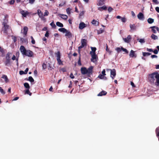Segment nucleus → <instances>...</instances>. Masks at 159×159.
Masks as SVG:
<instances>
[{"instance_id":"13","label":"nucleus","mask_w":159,"mask_h":159,"mask_svg":"<svg viewBox=\"0 0 159 159\" xmlns=\"http://www.w3.org/2000/svg\"><path fill=\"white\" fill-rule=\"evenodd\" d=\"M123 39L125 42L129 43L131 39V36L130 35H129L126 38H123Z\"/></svg>"},{"instance_id":"54","label":"nucleus","mask_w":159,"mask_h":159,"mask_svg":"<svg viewBox=\"0 0 159 159\" xmlns=\"http://www.w3.org/2000/svg\"><path fill=\"white\" fill-rule=\"evenodd\" d=\"M35 0H29V2L31 4H33Z\"/></svg>"},{"instance_id":"27","label":"nucleus","mask_w":159,"mask_h":159,"mask_svg":"<svg viewBox=\"0 0 159 159\" xmlns=\"http://www.w3.org/2000/svg\"><path fill=\"white\" fill-rule=\"evenodd\" d=\"M151 37L154 40L158 39V37L154 34H152L151 36Z\"/></svg>"},{"instance_id":"59","label":"nucleus","mask_w":159,"mask_h":159,"mask_svg":"<svg viewBox=\"0 0 159 159\" xmlns=\"http://www.w3.org/2000/svg\"><path fill=\"white\" fill-rule=\"evenodd\" d=\"M154 53L155 54H157L158 53V51L157 50L155 49L153 51Z\"/></svg>"},{"instance_id":"24","label":"nucleus","mask_w":159,"mask_h":159,"mask_svg":"<svg viewBox=\"0 0 159 159\" xmlns=\"http://www.w3.org/2000/svg\"><path fill=\"white\" fill-rule=\"evenodd\" d=\"M3 29H4L5 31H6L8 29L9 26L6 23H3Z\"/></svg>"},{"instance_id":"1","label":"nucleus","mask_w":159,"mask_h":159,"mask_svg":"<svg viewBox=\"0 0 159 159\" xmlns=\"http://www.w3.org/2000/svg\"><path fill=\"white\" fill-rule=\"evenodd\" d=\"M20 50L22 54L23 55H25L29 57H32L33 55L32 52L30 50H26L23 46H20Z\"/></svg>"},{"instance_id":"60","label":"nucleus","mask_w":159,"mask_h":159,"mask_svg":"<svg viewBox=\"0 0 159 159\" xmlns=\"http://www.w3.org/2000/svg\"><path fill=\"white\" fill-rule=\"evenodd\" d=\"M131 14H132V16H133V17L135 16V13H134V12L133 11H131Z\"/></svg>"},{"instance_id":"40","label":"nucleus","mask_w":159,"mask_h":159,"mask_svg":"<svg viewBox=\"0 0 159 159\" xmlns=\"http://www.w3.org/2000/svg\"><path fill=\"white\" fill-rule=\"evenodd\" d=\"M115 50L116 51L118 52H119L122 50L121 47V48H120L119 47L115 49Z\"/></svg>"},{"instance_id":"8","label":"nucleus","mask_w":159,"mask_h":159,"mask_svg":"<svg viewBox=\"0 0 159 159\" xmlns=\"http://www.w3.org/2000/svg\"><path fill=\"white\" fill-rule=\"evenodd\" d=\"M20 13L21 14L22 16L24 17H26L30 13L27 11L23 10H20Z\"/></svg>"},{"instance_id":"4","label":"nucleus","mask_w":159,"mask_h":159,"mask_svg":"<svg viewBox=\"0 0 159 159\" xmlns=\"http://www.w3.org/2000/svg\"><path fill=\"white\" fill-rule=\"evenodd\" d=\"M56 55L57 60L58 63L59 65H62V62L60 59L61 54L59 52H57L55 53Z\"/></svg>"},{"instance_id":"5","label":"nucleus","mask_w":159,"mask_h":159,"mask_svg":"<svg viewBox=\"0 0 159 159\" xmlns=\"http://www.w3.org/2000/svg\"><path fill=\"white\" fill-rule=\"evenodd\" d=\"M91 56V61L92 62L96 63L98 60V58L96 54L92 53L90 54Z\"/></svg>"},{"instance_id":"18","label":"nucleus","mask_w":159,"mask_h":159,"mask_svg":"<svg viewBox=\"0 0 159 159\" xmlns=\"http://www.w3.org/2000/svg\"><path fill=\"white\" fill-rule=\"evenodd\" d=\"M58 15L62 19L64 20H67L68 18L67 16L66 15L59 14Z\"/></svg>"},{"instance_id":"16","label":"nucleus","mask_w":159,"mask_h":159,"mask_svg":"<svg viewBox=\"0 0 159 159\" xmlns=\"http://www.w3.org/2000/svg\"><path fill=\"white\" fill-rule=\"evenodd\" d=\"M1 78L3 79L4 80V81L6 83H8L9 81V79L7 76L5 75H2Z\"/></svg>"},{"instance_id":"2","label":"nucleus","mask_w":159,"mask_h":159,"mask_svg":"<svg viewBox=\"0 0 159 159\" xmlns=\"http://www.w3.org/2000/svg\"><path fill=\"white\" fill-rule=\"evenodd\" d=\"M12 56V54L11 52H8L6 54L5 60L4 62L5 66H11V57Z\"/></svg>"},{"instance_id":"26","label":"nucleus","mask_w":159,"mask_h":159,"mask_svg":"<svg viewBox=\"0 0 159 159\" xmlns=\"http://www.w3.org/2000/svg\"><path fill=\"white\" fill-rule=\"evenodd\" d=\"M107 9V7L106 6H103L102 7H99L98 8V10L101 11H102L103 10H105Z\"/></svg>"},{"instance_id":"48","label":"nucleus","mask_w":159,"mask_h":159,"mask_svg":"<svg viewBox=\"0 0 159 159\" xmlns=\"http://www.w3.org/2000/svg\"><path fill=\"white\" fill-rule=\"evenodd\" d=\"M103 32V30H102L100 29L98 31V33L99 34L102 33Z\"/></svg>"},{"instance_id":"64","label":"nucleus","mask_w":159,"mask_h":159,"mask_svg":"<svg viewBox=\"0 0 159 159\" xmlns=\"http://www.w3.org/2000/svg\"><path fill=\"white\" fill-rule=\"evenodd\" d=\"M70 77L72 79H73L74 78V76L72 73L70 74Z\"/></svg>"},{"instance_id":"20","label":"nucleus","mask_w":159,"mask_h":159,"mask_svg":"<svg viewBox=\"0 0 159 159\" xmlns=\"http://www.w3.org/2000/svg\"><path fill=\"white\" fill-rule=\"evenodd\" d=\"M87 41L85 39H82L81 40V45L84 47L86 45Z\"/></svg>"},{"instance_id":"37","label":"nucleus","mask_w":159,"mask_h":159,"mask_svg":"<svg viewBox=\"0 0 159 159\" xmlns=\"http://www.w3.org/2000/svg\"><path fill=\"white\" fill-rule=\"evenodd\" d=\"M49 14V12L47 10H46L45 11V12L44 13V14L43 15V17H44V16H47Z\"/></svg>"},{"instance_id":"30","label":"nucleus","mask_w":159,"mask_h":159,"mask_svg":"<svg viewBox=\"0 0 159 159\" xmlns=\"http://www.w3.org/2000/svg\"><path fill=\"white\" fill-rule=\"evenodd\" d=\"M24 85L25 88L27 89H29L30 88L29 84L27 83H25L24 84Z\"/></svg>"},{"instance_id":"42","label":"nucleus","mask_w":159,"mask_h":159,"mask_svg":"<svg viewBox=\"0 0 159 159\" xmlns=\"http://www.w3.org/2000/svg\"><path fill=\"white\" fill-rule=\"evenodd\" d=\"M31 43H32L34 44L35 43V41L34 40V39L33 38V37L32 36H31Z\"/></svg>"},{"instance_id":"55","label":"nucleus","mask_w":159,"mask_h":159,"mask_svg":"<svg viewBox=\"0 0 159 159\" xmlns=\"http://www.w3.org/2000/svg\"><path fill=\"white\" fill-rule=\"evenodd\" d=\"M147 51L149 52H152L153 51L152 49L148 48L147 49Z\"/></svg>"},{"instance_id":"17","label":"nucleus","mask_w":159,"mask_h":159,"mask_svg":"<svg viewBox=\"0 0 159 159\" xmlns=\"http://www.w3.org/2000/svg\"><path fill=\"white\" fill-rule=\"evenodd\" d=\"M37 13L40 18L41 19L43 18V13L40 10L38 9L37 10Z\"/></svg>"},{"instance_id":"52","label":"nucleus","mask_w":159,"mask_h":159,"mask_svg":"<svg viewBox=\"0 0 159 159\" xmlns=\"http://www.w3.org/2000/svg\"><path fill=\"white\" fill-rule=\"evenodd\" d=\"M105 0H100L99 2V5H101L102 4L103 2H104Z\"/></svg>"},{"instance_id":"14","label":"nucleus","mask_w":159,"mask_h":159,"mask_svg":"<svg viewBox=\"0 0 159 159\" xmlns=\"http://www.w3.org/2000/svg\"><path fill=\"white\" fill-rule=\"evenodd\" d=\"M150 28L152 29V31L154 33H156L157 31H159V28L155 26L151 27Z\"/></svg>"},{"instance_id":"38","label":"nucleus","mask_w":159,"mask_h":159,"mask_svg":"<svg viewBox=\"0 0 159 159\" xmlns=\"http://www.w3.org/2000/svg\"><path fill=\"white\" fill-rule=\"evenodd\" d=\"M28 80L31 82H33L34 81V79L31 76H30L29 77Z\"/></svg>"},{"instance_id":"39","label":"nucleus","mask_w":159,"mask_h":159,"mask_svg":"<svg viewBox=\"0 0 159 159\" xmlns=\"http://www.w3.org/2000/svg\"><path fill=\"white\" fill-rule=\"evenodd\" d=\"M71 9H70L69 8H67L66 10V12H67V14H70V11H71Z\"/></svg>"},{"instance_id":"29","label":"nucleus","mask_w":159,"mask_h":159,"mask_svg":"<svg viewBox=\"0 0 159 159\" xmlns=\"http://www.w3.org/2000/svg\"><path fill=\"white\" fill-rule=\"evenodd\" d=\"M56 24L57 26L60 27H62L63 26V24L59 22H57Z\"/></svg>"},{"instance_id":"28","label":"nucleus","mask_w":159,"mask_h":159,"mask_svg":"<svg viewBox=\"0 0 159 159\" xmlns=\"http://www.w3.org/2000/svg\"><path fill=\"white\" fill-rule=\"evenodd\" d=\"M58 30L61 32L65 33L66 32V30L64 28H61L58 29Z\"/></svg>"},{"instance_id":"41","label":"nucleus","mask_w":159,"mask_h":159,"mask_svg":"<svg viewBox=\"0 0 159 159\" xmlns=\"http://www.w3.org/2000/svg\"><path fill=\"white\" fill-rule=\"evenodd\" d=\"M0 92L2 94H5V91H4L3 89L1 87H0Z\"/></svg>"},{"instance_id":"62","label":"nucleus","mask_w":159,"mask_h":159,"mask_svg":"<svg viewBox=\"0 0 159 159\" xmlns=\"http://www.w3.org/2000/svg\"><path fill=\"white\" fill-rule=\"evenodd\" d=\"M14 2L15 1L14 0H11L10 2V3L11 4H14Z\"/></svg>"},{"instance_id":"22","label":"nucleus","mask_w":159,"mask_h":159,"mask_svg":"<svg viewBox=\"0 0 159 159\" xmlns=\"http://www.w3.org/2000/svg\"><path fill=\"white\" fill-rule=\"evenodd\" d=\"M65 33H66L65 36H68L69 37L71 36V33L69 31L66 30V32Z\"/></svg>"},{"instance_id":"51","label":"nucleus","mask_w":159,"mask_h":159,"mask_svg":"<svg viewBox=\"0 0 159 159\" xmlns=\"http://www.w3.org/2000/svg\"><path fill=\"white\" fill-rule=\"evenodd\" d=\"M121 20L123 22H125L126 21V19L125 17L121 18Z\"/></svg>"},{"instance_id":"63","label":"nucleus","mask_w":159,"mask_h":159,"mask_svg":"<svg viewBox=\"0 0 159 159\" xmlns=\"http://www.w3.org/2000/svg\"><path fill=\"white\" fill-rule=\"evenodd\" d=\"M37 71L36 70H35L34 72V74L35 76H37Z\"/></svg>"},{"instance_id":"21","label":"nucleus","mask_w":159,"mask_h":159,"mask_svg":"<svg viewBox=\"0 0 159 159\" xmlns=\"http://www.w3.org/2000/svg\"><path fill=\"white\" fill-rule=\"evenodd\" d=\"M91 23L93 25L95 26L98 25L99 24V22L98 21L95 20H93L92 21Z\"/></svg>"},{"instance_id":"49","label":"nucleus","mask_w":159,"mask_h":159,"mask_svg":"<svg viewBox=\"0 0 159 159\" xmlns=\"http://www.w3.org/2000/svg\"><path fill=\"white\" fill-rule=\"evenodd\" d=\"M19 55H20V53L19 52H17L16 53V56L17 57H18V58L19 59Z\"/></svg>"},{"instance_id":"12","label":"nucleus","mask_w":159,"mask_h":159,"mask_svg":"<svg viewBox=\"0 0 159 159\" xmlns=\"http://www.w3.org/2000/svg\"><path fill=\"white\" fill-rule=\"evenodd\" d=\"M138 18L140 20H143L144 19V16L143 14L141 13H139L137 15Z\"/></svg>"},{"instance_id":"6","label":"nucleus","mask_w":159,"mask_h":159,"mask_svg":"<svg viewBox=\"0 0 159 159\" xmlns=\"http://www.w3.org/2000/svg\"><path fill=\"white\" fill-rule=\"evenodd\" d=\"M106 71L105 69H103L102 72V74H100L98 77L101 79H104L106 80L107 79V77L105 76L106 75L105 73Z\"/></svg>"},{"instance_id":"45","label":"nucleus","mask_w":159,"mask_h":159,"mask_svg":"<svg viewBox=\"0 0 159 159\" xmlns=\"http://www.w3.org/2000/svg\"><path fill=\"white\" fill-rule=\"evenodd\" d=\"M113 10V8L111 7H109L108 9V11L109 12Z\"/></svg>"},{"instance_id":"46","label":"nucleus","mask_w":159,"mask_h":159,"mask_svg":"<svg viewBox=\"0 0 159 159\" xmlns=\"http://www.w3.org/2000/svg\"><path fill=\"white\" fill-rule=\"evenodd\" d=\"M50 25L52 27H53L54 28L56 27V26L54 24V22H52V23H50Z\"/></svg>"},{"instance_id":"7","label":"nucleus","mask_w":159,"mask_h":159,"mask_svg":"<svg viewBox=\"0 0 159 159\" xmlns=\"http://www.w3.org/2000/svg\"><path fill=\"white\" fill-rule=\"evenodd\" d=\"M159 74L156 73H154L149 75L151 79V80L154 82L155 80V78L156 79Z\"/></svg>"},{"instance_id":"47","label":"nucleus","mask_w":159,"mask_h":159,"mask_svg":"<svg viewBox=\"0 0 159 159\" xmlns=\"http://www.w3.org/2000/svg\"><path fill=\"white\" fill-rule=\"evenodd\" d=\"M84 11H81L79 14L80 16V17L81 16H83L84 15Z\"/></svg>"},{"instance_id":"58","label":"nucleus","mask_w":159,"mask_h":159,"mask_svg":"<svg viewBox=\"0 0 159 159\" xmlns=\"http://www.w3.org/2000/svg\"><path fill=\"white\" fill-rule=\"evenodd\" d=\"M84 47L82 46V45H81V46H79V47H78V49H79V52H80V49L83 48V47Z\"/></svg>"},{"instance_id":"43","label":"nucleus","mask_w":159,"mask_h":159,"mask_svg":"<svg viewBox=\"0 0 159 159\" xmlns=\"http://www.w3.org/2000/svg\"><path fill=\"white\" fill-rule=\"evenodd\" d=\"M121 50L124 52H125L127 54L128 53V52L126 49L124 48L123 47H121Z\"/></svg>"},{"instance_id":"53","label":"nucleus","mask_w":159,"mask_h":159,"mask_svg":"<svg viewBox=\"0 0 159 159\" xmlns=\"http://www.w3.org/2000/svg\"><path fill=\"white\" fill-rule=\"evenodd\" d=\"M157 56L155 55H153L151 56V57L152 58H157Z\"/></svg>"},{"instance_id":"23","label":"nucleus","mask_w":159,"mask_h":159,"mask_svg":"<svg viewBox=\"0 0 159 159\" xmlns=\"http://www.w3.org/2000/svg\"><path fill=\"white\" fill-rule=\"evenodd\" d=\"M23 30H24V31L23 32V34L25 35H26L27 34V31L28 30V27L26 26H25L23 28Z\"/></svg>"},{"instance_id":"36","label":"nucleus","mask_w":159,"mask_h":159,"mask_svg":"<svg viewBox=\"0 0 159 159\" xmlns=\"http://www.w3.org/2000/svg\"><path fill=\"white\" fill-rule=\"evenodd\" d=\"M130 27L131 30H134L135 29V27L134 24L130 25Z\"/></svg>"},{"instance_id":"3","label":"nucleus","mask_w":159,"mask_h":159,"mask_svg":"<svg viewBox=\"0 0 159 159\" xmlns=\"http://www.w3.org/2000/svg\"><path fill=\"white\" fill-rule=\"evenodd\" d=\"M93 67L90 66L88 69H87L85 67H82L81 68V73L83 75L90 74H91L92 72Z\"/></svg>"},{"instance_id":"15","label":"nucleus","mask_w":159,"mask_h":159,"mask_svg":"<svg viewBox=\"0 0 159 159\" xmlns=\"http://www.w3.org/2000/svg\"><path fill=\"white\" fill-rule=\"evenodd\" d=\"M18 59V57H17L15 55H13L11 57V59L13 61L16 60L17 66H18L19 65Z\"/></svg>"},{"instance_id":"44","label":"nucleus","mask_w":159,"mask_h":159,"mask_svg":"<svg viewBox=\"0 0 159 159\" xmlns=\"http://www.w3.org/2000/svg\"><path fill=\"white\" fill-rule=\"evenodd\" d=\"M106 50L110 54H111V51L108 48L107 46L106 48Z\"/></svg>"},{"instance_id":"56","label":"nucleus","mask_w":159,"mask_h":159,"mask_svg":"<svg viewBox=\"0 0 159 159\" xmlns=\"http://www.w3.org/2000/svg\"><path fill=\"white\" fill-rule=\"evenodd\" d=\"M130 84L133 87H135V86L134 83L133 82H130Z\"/></svg>"},{"instance_id":"50","label":"nucleus","mask_w":159,"mask_h":159,"mask_svg":"<svg viewBox=\"0 0 159 159\" xmlns=\"http://www.w3.org/2000/svg\"><path fill=\"white\" fill-rule=\"evenodd\" d=\"M42 67L43 69H45L47 67L45 63H43L42 65Z\"/></svg>"},{"instance_id":"25","label":"nucleus","mask_w":159,"mask_h":159,"mask_svg":"<svg viewBox=\"0 0 159 159\" xmlns=\"http://www.w3.org/2000/svg\"><path fill=\"white\" fill-rule=\"evenodd\" d=\"M107 94V92L105 91H102L98 94V96H100L105 95Z\"/></svg>"},{"instance_id":"57","label":"nucleus","mask_w":159,"mask_h":159,"mask_svg":"<svg viewBox=\"0 0 159 159\" xmlns=\"http://www.w3.org/2000/svg\"><path fill=\"white\" fill-rule=\"evenodd\" d=\"M20 74L21 75H23L24 74H25V72L23 71H20L19 72Z\"/></svg>"},{"instance_id":"9","label":"nucleus","mask_w":159,"mask_h":159,"mask_svg":"<svg viewBox=\"0 0 159 159\" xmlns=\"http://www.w3.org/2000/svg\"><path fill=\"white\" fill-rule=\"evenodd\" d=\"M87 25L84 22H80L79 24V28L80 30H82L87 27Z\"/></svg>"},{"instance_id":"10","label":"nucleus","mask_w":159,"mask_h":159,"mask_svg":"<svg viewBox=\"0 0 159 159\" xmlns=\"http://www.w3.org/2000/svg\"><path fill=\"white\" fill-rule=\"evenodd\" d=\"M111 71V77L112 79H114L116 75V70L114 69L110 70Z\"/></svg>"},{"instance_id":"32","label":"nucleus","mask_w":159,"mask_h":159,"mask_svg":"<svg viewBox=\"0 0 159 159\" xmlns=\"http://www.w3.org/2000/svg\"><path fill=\"white\" fill-rule=\"evenodd\" d=\"M148 22L149 24H152L154 22V19L151 18H149L148 19Z\"/></svg>"},{"instance_id":"35","label":"nucleus","mask_w":159,"mask_h":159,"mask_svg":"<svg viewBox=\"0 0 159 159\" xmlns=\"http://www.w3.org/2000/svg\"><path fill=\"white\" fill-rule=\"evenodd\" d=\"M143 54L144 56H149L151 54L150 53L146 52H143Z\"/></svg>"},{"instance_id":"19","label":"nucleus","mask_w":159,"mask_h":159,"mask_svg":"<svg viewBox=\"0 0 159 159\" xmlns=\"http://www.w3.org/2000/svg\"><path fill=\"white\" fill-rule=\"evenodd\" d=\"M91 51L90 52V54H92V53H93L94 54H96L95 52L96 50V48L95 47H91Z\"/></svg>"},{"instance_id":"11","label":"nucleus","mask_w":159,"mask_h":159,"mask_svg":"<svg viewBox=\"0 0 159 159\" xmlns=\"http://www.w3.org/2000/svg\"><path fill=\"white\" fill-rule=\"evenodd\" d=\"M129 56L130 57L136 58L137 57V55L135 53V51L132 50L130 51Z\"/></svg>"},{"instance_id":"31","label":"nucleus","mask_w":159,"mask_h":159,"mask_svg":"<svg viewBox=\"0 0 159 159\" xmlns=\"http://www.w3.org/2000/svg\"><path fill=\"white\" fill-rule=\"evenodd\" d=\"M156 79V81L155 84L157 86H159V74Z\"/></svg>"},{"instance_id":"61","label":"nucleus","mask_w":159,"mask_h":159,"mask_svg":"<svg viewBox=\"0 0 159 159\" xmlns=\"http://www.w3.org/2000/svg\"><path fill=\"white\" fill-rule=\"evenodd\" d=\"M155 10L157 11L159 13V7H156L155 8Z\"/></svg>"},{"instance_id":"33","label":"nucleus","mask_w":159,"mask_h":159,"mask_svg":"<svg viewBox=\"0 0 159 159\" xmlns=\"http://www.w3.org/2000/svg\"><path fill=\"white\" fill-rule=\"evenodd\" d=\"M141 43H145V41L144 39H137Z\"/></svg>"},{"instance_id":"34","label":"nucleus","mask_w":159,"mask_h":159,"mask_svg":"<svg viewBox=\"0 0 159 159\" xmlns=\"http://www.w3.org/2000/svg\"><path fill=\"white\" fill-rule=\"evenodd\" d=\"M29 89H27L25 92V94H29L30 95H31V93L29 90Z\"/></svg>"}]
</instances>
